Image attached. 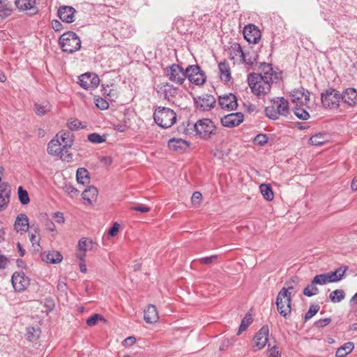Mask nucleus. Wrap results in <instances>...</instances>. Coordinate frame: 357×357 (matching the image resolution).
<instances>
[{
    "mask_svg": "<svg viewBox=\"0 0 357 357\" xmlns=\"http://www.w3.org/2000/svg\"><path fill=\"white\" fill-rule=\"evenodd\" d=\"M259 70V73L250 74L248 77L252 93L259 97L270 92L272 83L278 79L277 73L269 63L261 64Z\"/></svg>",
    "mask_w": 357,
    "mask_h": 357,
    "instance_id": "nucleus-1",
    "label": "nucleus"
},
{
    "mask_svg": "<svg viewBox=\"0 0 357 357\" xmlns=\"http://www.w3.org/2000/svg\"><path fill=\"white\" fill-rule=\"evenodd\" d=\"M155 123L162 128H171L176 121V114L170 108L158 107L153 112Z\"/></svg>",
    "mask_w": 357,
    "mask_h": 357,
    "instance_id": "nucleus-2",
    "label": "nucleus"
},
{
    "mask_svg": "<svg viewBox=\"0 0 357 357\" xmlns=\"http://www.w3.org/2000/svg\"><path fill=\"white\" fill-rule=\"evenodd\" d=\"M291 292L285 287L282 288L276 298L277 310L284 318L290 316L291 312Z\"/></svg>",
    "mask_w": 357,
    "mask_h": 357,
    "instance_id": "nucleus-3",
    "label": "nucleus"
},
{
    "mask_svg": "<svg viewBox=\"0 0 357 357\" xmlns=\"http://www.w3.org/2000/svg\"><path fill=\"white\" fill-rule=\"evenodd\" d=\"M59 45L63 52L73 53L80 49L81 40L75 33L68 31L61 36Z\"/></svg>",
    "mask_w": 357,
    "mask_h": 357,
    "instance_id": "nucleus-4",
    "label": "nucleus"
},
{
    "mask_svg": "<svg viewBox=\"0 0 357 357\" xmlns=\"http://www.w3.org/2000/svg\"><path fill=\"white\" fill-rule=\"evenodd\" d=\"M165 75L172 82L181 85L186 79L184 69L178 64H172L164 69Z\"/></svg>",
    "mask_w": 357,
    "mask_h": 357,
    "instance_id": "nucleus-5",
    "label": "nucleus"
},
{
    "mask_svg": "<svg viewBox=\"0 0 357 357\" xmlns=\"http://www.w3.org/2000/svg\"><path fill=\"white\" fill-rule=\"evenodd\" d=\"M47 152L50 155L60 156V158L63 161L70 162L73 160L72 153H66L63 151V148L60 144V139L59 134H57L54 138H53L47 145Z\"/></svg>",
    "mask_w": 357,
    "mask_h": 357,
    "instance_id": "nucleus-6",
    "label": "nucleus"
},
{
    "mask_svg": "<svg viewBox=\"0 0 357 357\" xmlns=\"http://www.w3.org/2000/svg\"><path fill=\"white\" fill-rule=\"evenodd\" d=\"M321 102L326 107H337L341 100V93L334 89H326L321 93Z\"/></svg>",
    "mask_w": 357,
    "mask_h": 357,
    "instance_id": "nucleus-7",
    "label": "nucleus"
},
{
    "mask_svg": "<svg viewBox=\"0 0 357 357\" xmlns=\"http://www.w3.org/2000/svg\"><path fill=\"white\" fill-rule=\"evenodd\" d=\"M194 127L197 135L203 139L209 138L215 129L213 121L208 119L199 120Z\"/></svg>",
    "mask_w": 357,
    "mask_h": 357,
    "instance_id": "nucleus-8",
    "label": "nucleus"
},
{
    "mask_svg": "<svg viewBox=\"0 0 357 357\" xmlns=\"http://www.w3.org/2000/svg\"><path fill=\"white\" fill-rule=\"evenodd\" d=\"M186 78L196 85H202L206 82L204 73L198 65L188 66L185 70Z\"/></svg>",
    "mask_w": 357,
    "mask_h": 357,
    "instance_id": "nucleus-9",
    "label": "nucleus"
},
{
    "mask_svg": "<svg viewBox=\"0 0 357 357\" xmlns=\"http://www.w3.org/2000/svg\"><path fill=\"white\" fill-rule=\"evenodd\" d=\"M268 335L269 330L268 326H262L252 340V351L255 352L264 348L268 342Z\"/></svg>",
    "mask_w": 357,
    "mask_h": 357,
    "instance_id": "nucleus-10",
    "label": "nucleus"
},
{
    "mask_svg": "<svg viewBox=\"0 0 357 357\" xmlns=\"http://www.w3.org/2000/svg\"><path fill=\"white\" fill-rule=\"evenodd\" d=\"M79 85L86 90L92 91L100 84L99 77L92 73H86L79 77Z\"/></svg>",
    "mask_w": 357,
    "mask_h": 357,
    "instance_id": "nucleus-11",
    "label": "nucleus"
},
{
    "mask_svg": "<svg viewBox=\"0 0 357 357\" xmlns=\"http://www.w3.org/2000/svg\"><path fill=\"white\" fill-rule=\"evenodd\" d=\"M310 93L304 88H299L292 91L291 93V100L296 106H305L308 107L310 102Z\"/></svg>",
    "mask_w": 357,
    "mask_h": 357,
    "instance_id": "nucleus-12",
    "label": "nucleus"
},
{
    "mask_svg": "<svg viewBox=\"0 0 357 357\" xmlns=\"http://www.w3.org/2000/svg\"><path fill=\"white\" fill-rule=\"evenodd\" d=\"M11 282L15 290L20 292L24 291L29 285V278L21 271L13 273Z\"/></svg>",
    "mask_w": 357,
    "mask_h": 357,
    "instance_id": "nucleus-13",
    "label": "nucleus"
},
{
    "mask_svg": "<svg viewBox=\"0 0 357 357\" xmlns=\"http://www.w3.org/2000/svg\"><path fill=\"white\" fill-rule=\"evenodd\" d=\"M157 92L160 97L170 101L177 95L178 89L168 82H163L157 86Z\"/></svg>",
    "mask_w": 357,
    "mask_h": 357,
    "instance_id": "nucleus-14",
    "label": "nucleus"
},
{
    "mask_svg": "<svg viewBox=\"0 0 357 357\" xmlns=\"http://www.w3.org/2000/svg\"><path fill=\"white\" fill-rule=\"evenodd\" d=\"M244 119L241 112L231 113L221 119V123L225 127L233 128L240 125Z\"/></svg>",
    "mask_w": 357,
    "mask_h": 357,
    "instance_id": "nucleus-15",
    "label": "nucleus"
},
{
    "mask_svg": "<svg viewBox=\"0 0 357 357\" xmlns=\"http://www.w3.org/2000/svg\"><path fill=\"white\" fill-rule=\"evenodd\" d=\"M218 102L221 108L224 109L234 110L238 106L236 97L232 93L220 96Z\"/></svg>",
    "mask_w": 357,
    "mask_h": 357,
    "instance_id": "nucleus-16",
    "label": "nucleus"
},
{
    "mask_svg": "<svg viewBox=\"0 0 357 357\" xmlns=\"http://www.w3.org/2000/svg\"><path fill=\"white\" fill-rule=\"evenodd\" d=\"M245 39L250 43L256 44L261 38L259 29L254 24L245 26L243 30Z\"/></svg>",
    "mask_w": 357,
    "mask_h": 357,
    "instance_id": "nucleus-17",
    "label": "nucleus"
},
{
    "mask_svg": "<svg viewBox=\"0 0 357 357\" xmlns=\"http://www.w3.org/2000/svg\"><path fill=\"white\" fill-rule=\"evenodd\" d=\"M76 10L74 8L68 6H63L58 10V15L59 18L65 22L71 23L74 22V14Z\"/></svg>",
    "mask_w": 357,
    "mask_h": 357,
    "instance_id": "nucleus-18",
    "label": "nucleus"
},
{
    "mask_svg": "<svg viewBox=\"0 0 357 357\" xmlns=\"http://www.w3.org/2000/svg\"><path fill=\"white\" fill-rule=\"evenodd\" d=\"M10 186L6 183L0 185V211L4 210L10 200Z\"/></svg>",
    "mask_w": 357,
    "mask_h": 357,
    "instance_id": "nucleus-19",
    "label": "nucleus"
},
{
    "mask_svg": "<svg viewBox=\"0 0 357 357\" xmlns=\"http://www.w3.org/2000/svg\"><path fill=\"white\" fill-rule=\"evenodd\" d=\"M341 100L350 106L357 104V91L354 88H349L341 93Z\"/></svg>",
    "mask_w": 357,
    "mask_h": 357,
    "instance_id": "nucleus-20",
    "label": "nucleus"
},
{
    "mask_svg": "<svg viewBox=\"0 0 357 357\" xmlns=\"http://www.w3.org/2000/svg\"><path fill=\"white\" fill-rule=\"evenodd\" d=\"M273 105L275 106L280 116H287V114H289V102L284 98H277L275 100H273Z\"/></svg>",
    "mask_w": 357,
    "mask_h": 357,
    "instance_id": "nucleus-21",
    "label": "nucleus"
},
{
    "mask_svg": "<svg viewBox=\"0 0 357 357\" xmlns=\"http://www.w3.org/2000/svg\"><path fill=\"white\" fill-rule=\"evenodd\" d=\"M60 144L63 148V151L66 153H70L69 149L73 144V135L70 132H63L61 135L59 134Z\"/></svg>",
    "mask_w": 357,
    "mask_h": 357,
    "instance_id": "nucleus-22",
    "label": "nucleus"
},
{
    "mask_svg": "<svg viewBox=\"0 0 357 357\" xmlns=\"http://www.w3.org/2000/svg\"><path fill=\"white\" fill-rule=\"evenodd\" d=\"M218 70L220 77L224 82H228L231 80V70L228 61H223L219 63Z\"/></svg>",
    "mask_w": 357,
    "mask_h": 357,
    "instance_id": "nucleus-23",
    "label": "nucleus"
},
{
    "mask_svg": "<svg viewBox=\"0 0 357 357\" xmlns=\"http://www.w3.org/2000/svg\"><path fill=\"white\" fill-rule=\"evenodd\" d=\"M15 229L17 231L26 232L29 229V218L25 214H20L17 216L15 224Z\"/></svg>",
    "mask_w": 357,
    "mask_h": 357,
    "instance_id": "nucleus-24",
    "label": "nucleus"
},
{
    "mask_svg": "<svg viewBox=\"0 0 357 357\" xmlns=\"http://www.w3.org/2000/svg\"><path fill=\"white\" fill-rule=\"evenodd\" d=\"M144 320L146 323L153 324L158 321L159 317L155 305H149L144 310Z\"/></svg>",
    "mask_w": 357,
    "mask_h": 357,
    "instance_id": "nucleus-25",
    "label": "nucleus"
},
{
    "mask_svg": "<svg viewBox=\"0 0 357 357\" xmlns=\"http://www.w3.org/2000/svg\"><path fill=\"white\" fill-rule=\"evenodd\" d=\"M15 4L16 7L20 10H31V14L37 12V8L35 7L36 0H15Z\"/></svg>",
    "mask_w": 357,
    "mask_h": 357,
    "instance_id": "nucleus-26",
    "label": "nucleus"
},
{
    "mask_svg": "<svg viewBox=\"0 0 357 357\" xmlns=\"http://www.w3.org/2000/svg\"><path fill=\"white\" fill-rule=\"evenodd\" d=\"M42 259L44 261L50 264H58L60 263L63 259V256L60 252L52 250L48 253H44L42 255Z\"/></svg>",
    "mask_w": 357,
    "mask_h": 357,
    "instance_id": "nucleus-27",
    "label": "nucleus"
},
{
    "mask_svg": "<svg viewBox=\"0 0 357 357\" xmlns=\"http://www.w3.org/2000/svg\"><path fill=\"white\" fill-rule=\"evenodd\" d=\"M196 102L198 107L206 111L213 107L215 100L212 96H207L206 98H199V100Z\"/></svg>",
    "mask_w": 357,
    "mask_h": 357,
    "instance_id": "nucleus-28",
    "label": "nucleus"
},
{
    "mask_svg": "<svg viewBox=\"0 0 357 357\" xmlns=\"http://www.w3.org/2000/svg\"><path fill=\"white\" fill-rule=\"evenodd\" d=\"M98 190L94 186H90L82 192V198L89 204H92L98 196Z\"/></svg>",
    "mask_w": 357,
    "mask_h": 357,
    "instance_id": "nucleus-29",
    "label": "nucleus"
},
{
    "mask_svg": "<svg viewBox=\"0 0 357 357\" xmlns=\"http://www.w3.org/2000/svg\"><path fill=\"white\" fill-rule=\"evenodd\" d=\"M13 7L8 0H0V17L5 18L11 15Z\"/></svg>",
    "mask_w": 357,
    "mask_h": 357,
    "instance_id": "nucleus-30",
    "label": "nucleus"
},
{
    "mask_svg": "<svg viewBox=\"0 0 357 357\" xmlns=\"http://www.w3.org/2000/svg\"><path fill=\"white\" fill-rule=\"evenodd\" d=\"M76 178L78 183L82 185L88 184L90 177L88 171L85 168H78L76 172Z\"/></svg>",
    "mask_w": 357,
    "mask_h": 357,
    "instance_id": "nucleus-31",
    "label": "nucleus"
},
{
    "mask_svg": "<svg viewBox=\"0 0 357 357\" xmlns=\"http://www.w3.org/2000/svg\"><path fill=\"white\" fill-rule=\"evenodd\" d=\"M187 146V142L180 138H172L168 142V147L174 151L183 149Z\"/></svg>",
    "mask_w": 357,
    "mask_h": 357,
    "instance_id": "nucleus-32",
    "label": "nucleus"
},
{
    "mask_svg": "<svg viewBox=\"0 0 357 357\" xmlns=\"http://www.w3.org/2000/svg\"><path fill=\"white\" fill-rule=\"evenodd\" d=\"M96 244L92 241L86 238H82L78 242V249L84 251L92 250L96 248Z\"/></svg>",
    "mask_w": 357,
    "mask_h": 357,
    "instance_id": "nucleus-33",
    "label": "nucleus"
},
{
    "mask_svg": "<svg viewBox=\"0 0 357 357\" xmlns=\"http://www.w3.org/2000/svg\"><path fill=\"white\" fill-rule=\"evenodd\" d=\"M354 348V345L352 342H347L337 349L335 356L337 357H345L353 351Z\"/></svg>",
    "mask_w": 357,
    "mask_h": 357,
    "instance_id": "nucleus-34",
    "label": "nucleus"
},
{
    "mask_svg": "<svg viewBox=\"0 0 357 357\" xmlns=\"http://www.w3.org/2000/svg\"><path fill=\"white\" fill-rule=\"evenodd\" d=\"M328 141L327 136L325 134L318 133L312 136L309 142L310 144L314 146H321Z\"/></svg>",
    "mask_w": 357,
    "mask_h": 357,
    "instance_id": "nucleus-35",
    "label": "nucleus"
},
{
    "mask_svg": "<svg viewBox=\"0 0 357 357\" xmlns=\"http://www.w3.org/2000/svg\"><path fill=\"white\" fill-rule=\"evenodd\" d=\"M259 189L263 197L267 201H271L273 199V192L270 185L263 183L260 185Z\"/></svg>",
    "mask_w": 357,
    "mask_h": 357,
    "instance_id": "nucleus-36",
    "label": "nucleus"
},
{
    "mask_svg": "<svg viewBox=\"0 0 357 357\" xmlns=\"http://www.w3.org/2000/svg\"><path fill=\"white\" fill-rule=\"evenodd\" d=\"M52 106L48 102L35 104V111L38 115H44L51 110Z\"/></svg>",
    "mask_w": 357,
    "mask_h": 357,
    "instance_id": "nucleus-37",
    "label": "nucleus"
},
{
    "mask_svg": "<svg viewBox=\"0 0 357 357\" xmlns=\"http://www.w3.org/2000/svg\"><path fill=\"white\" fill-rule=\"evenodd\" d=\"M305 106H295L294 108V114L300 119L307 120L310 117V114Z\"/></svg>",
    "mask_w": 357,
    "mask_h": 357,
    "instance_id": "nucleus-38",
    "label": "nucleus"
},
{
    "mask_svg": "<svg viewBox=\"0 0 357 357\" xmlns=\"http://www.w3.org/2000/svg\"><path fill=\"white\" fill-rule=\"evenodd\" d=\"M329 298L333 303H340L345 298V293L342 289H336L330 294Z\"/></svg>",
    "mask_w": 357,
    "mask_h": 357,
    "instance_id": "nucleus-39",
    "label": "nucleus"
},
{
    "mask_svg": "<svg viewBox=\"0 0 357 357\" xmlns=\"http://www.w3.org/2000/svg\"><path fill=\"white\" fill-rule=\"evenodd\" d=\"M100 321L105 323L106 319L102 315L100 314H93L86 319V323L89 326H96Z\"/></svg>",
    "mask_w": 357,
    "mask_h": 357,
    "instance_id": "nucleus-40",
    "label": "nucleus"
},
{
    "mask_svg": "<svg viewBox=\"0 0 357 357\" xmlns=\"http://www.w3.org/2000/svg\"><path fill=\"white\" fill-rule=\"evenodd\" d=\"M18 198L20 203L23 205H26L29 203L30 199L28 192L22 186L17 189Z\"/></svg>",
    "mask_w": 357,
    "mask_h": 357,
    "instance_id": "nucleus-41",
    "label": "nucleus"
},
{
    "mask_svg": "<svg viewBox=\"0 0 357 357\" xmlns=\"http://www.w3.org/2000/svg\"><path fill=\"white\" fill-rule=\"evenodd\" d=\"M252 322V318L251 315H246L241 321L237 335H239L242 332L245 331Z\"/></svg>",
    "mask_w": 357,
    "mask_h": 357,
    "instance_id": "nucleus-42",
    "label": "nucleus"
},
{
    "mask_svg": "<svg viewBox=\"0 0 357 357\" xmlns=\"http://www.w3.org/2000/svg\"><path fill=\"white\" fill-rule=\"evenodd\" d=\"M316 284H313L312 281L310 284H308L303 289V294L307 297H311L312 296L317 295L319 293V289L315 287Z\"/></svg>",
    "mask_w": 357,
    "mask_h": 357,
    "instance_id": "nucleus-43",
    "label": "nucleus"
},
{
    "mask_svg": "<svg viewBox=\"0 0 357 357\" xmlns=\"http://www.w3.org/2000/svg\"><path fill=\"white\" fill-rule=\"evenodd\" d=\"M346 271H347L346 267H344V268L340 267V268H337L335 271H331L330 273L332 275V277L334 279L335 282H337L343 278Z\"/></svg>",
    "mask_w": 357,
    "mask_h": 357,
    "instance_id": "nucleus-44",
    "label": "nucleus"
},
{
    "mask_svg": "<svg viewBox=\"0 0 357 357\" xmlns=\"http://www.w3.org/2000/svg\"><path fill=\"white\" fill-rule=\"evenodd\" d=\"M63 189L64 192L71 198L76 197L79 195V190L70 184H65Z\"/></svg>",
    "mask_w": 357,
    "mask_h": 357,
    "instance_id": "nucleus-45",
    "label": "nucleus"
},
{
    "mask_svg": "<svg viewBox=\"0 0 357 357\" xmlns=\"http://www.w3.org/2000/svg\"><path fill=\"white\" fill-rule=\"evenodd\" d=\"M88 139L92 143L100 144L106 140V137L94 132L88 135Z\"/></svg>",
    "mask_w": 357,
    "mask_h": 357,
    "instance_id": "nucleus-46",
    "label": "nucleus"
},
{
    "mask_svg": "<svg viewBox=\"0 0 357 357\" xmlns=\"http://www.w3.org/2000/svg\"><path fill=\"white\" fill-rule=\"evenodd\" d=\"M265 113H266V115L268 118L273 119V120L278 119L280 116L278 112H277V110L273 105L271 107H266Z\"/></svg>",
    "mask_w": 357,
    "mask_h": 357,
    "instance_id": "nucleus-47",
    "label": "nucleus"
},
{
    "mask_svg": "<svg viewBox=\"0 0 357 357\" xmlns=\"http://www.w3.org/2000/svg\"><path fill=\"white\" fill-rule=\"evenodd\" d=\"M103 94L107 96L110 100H114L118 96L116 90L112 89L109 86L103 88Z\"/></svg>",
    "mask_w": 357,
    "mask_h": 357,
    "instance_id": "nucleus-48",
    "label": "nucleus"
},
{
    "mask_svg": "<svg viewBox=\"0 0 357 357\" xmlns=\"http://www.w3.org/2000/svg\"><path fill=\"white\" fill-rule=\"evenodd\" d=\"M40 331L38 328L34 327L27 328V339L29 341H33L39 337Z\"/></svg>",
    "mask_w": 357,
    "mask_h": 357,
    "instance_id": "nucleus-49",
    "label": "nucleus"
},
{
    "mask_svg": "<svg viewBox=\"0 0 357 357\" xmlns=\"http://www.w3.org/2000/svg\"><path fill=\"white\" fill-rule=\"evenodd\" d=\"M319 306L318 305H311L308 311L305 315V321L310 319L314 315H315L319 310Z\"/></svg>",
    "mask_w": 357,
    "mask_h": 357,
    "instance_id": "nucleus-50",
    "label": "nucleus"
},
{
    "mask_svg": "<svg viewBox=\"0 0 357 357\" xmlns=\"http://www.w3.org/2000/svg\"><path fill=\"white\" fill-rule=\"evenodd\" d=\"M312 283L319 285L328 284L326 275L325 273L317 275L312 280Z\"/></svg>",
    "mask_w": 357,
    "mask_h": 357,
    "instance_id": "nucleus-51",
    "label": "nucleus"
},
{
    "mask_svg": "<svg viewBox=\"0 0 357 357\" xmlns=\"http://www.w3.org/2000/svg\"><path fill=\"white\" fill-rule=\"evenodd\" d=\"M232 54L235 56H238L240 58V60L245 59V53L243 52L242 47L240 45L236 44L234 47H232Z\"/></svg>",
    "mask_w": 357,
    "mask_h": 357,
    "instance_id": "nucleus-52",
    "label": "nucleus"
},
{
    "mask_svg": "<svg viewBox=\"0 0 357 357\" xmlns=\"http://www.w3.org/2000/svg\"><path fill=\"white\" fill-rule=\"evenodd\" d=\"M202 201V195L201 192L197 191L195 192L191 197V202L192 205L198 206L200 205Z\"/></svg>",
    "mask_w": 357,
    "mask_h": 357,
    "instance_id": "nucleus-53",
    "label": "nucleus"
},
{
    "mask_svg": "<svg viewBox=\"0 0 357 357\" xmlns=\"http://www.w3.org/2000/svg\"><path fill=\"white\" fill-rule=\"evenodd\" d=\"M96 105L100 109H106L109 107L108 102L102 98H95Z\"/></svg>",
    "mask_w": 357,
    "mask_h": 357,
    "instance_id": "nucleus-54",
    "label": "nucleus"
},
{
    "mask_svg": "<svg viewBox=\"0 0 357 357\" xmlns=\"http://www.w3.org/2000/svg\"><path fill=\"white\" fill-rule=\"evenodd\" d=\"M267 142H268V138H267L266 135H263V134L257 135L254 139V142L256 144H258L260 146L264 145L265 144L267 143Z\"/></svg>",
    "mask_w": 357,
    "mask_h": 357,
    "instance_id": "nucleus-55",
    "label": "nucleus"
},
{
    "mask_svg": "<svg viewBox=\"0 0 357 357\" xmlns=\"http://www.w3.org/2000/svg\"><path fill=\"white\" fill-rule=\"evenodd\" d=\"M331 321V318H325V319H319V320L317 321L314 323V325L317 327L322 328V327L327 326Z\"/></svg>",
    "mask_w": 357,
    "mask_h": 357,
    "instance_id": "nucleus-56",
    "label": "nucleus"
},
{
    "mask_svg": "<svg viewBox=\"0 0 357 357\" xmlns=\"http://www.w3.org/2000/svg\"><path fill=\"white\" fill-rule=\"evenodd\" d=\"M217 259L216 255H212L211 257H203L199 259V261L202 264H209L213 262Z\"/></svg>",
    "mask_w": 357,
    "mask_h": 357,
    "instance_id": "nucleus-57",
    "label": "nucleus"
},
{
    "mask_svg": "<svg viewBox=\"0 0 357 357\" xmlns=\"http://www.w3.org/2000/svg\"><path fill=\"white\" fill-rule=\"evenodd\" d=\"M269 356L268 357H281V354L278 350V348L275 346L268 349Z\"/></svg>",
    "mask_w": 357,
    "mask_h": 357,
    "instance_id": "nucleus-58",
    "label": "nucleus"
},
{
    "mask_svg": "<svg viewBox=\"0 0 357 357\" xmlns=\"http://www.w3.org/2000/svg\"><path fill=\"white\" fill-rule=\"evenodd\" d=\"M132 210L139 211L141 213H148L150 211L151 208L148 206L144 205H138L136 206H133L131 208Z\"/></svg>",
    "mask_w": 357,
    "mask_h": 357,
    "instance_id": "nucleus-59",
    "label": "nucleus"
},
{
    "mask_svg": "<svg viewBox=\"0 0 357 357\" xmlns=\"http://www.w3.org/2000/svg\"><path fill=\"white\" fill-rule=\"evenodd\" d=\"M53 218L57 223L62 224L64 222V217L63 213L61 212L54 213L53 215Z\"/></svg>",
    "mask_w": 357,
    "mask_h": 357,
    "instance_id": "nucleus-60",
    "label": "nucleus"
},
{
    "mask_svg": "<svg viewBox=\"0 0 357 357\" xmlns=\"http://www.w3.org/2000/svg\"><path fill=\"white\" fill-rule=\"evenodd\" d=\"M119 230V225L117 222L113 224L112 227L109 230V235L114 236Z\"/></svg>",
    "mask_w": 357,
    "mask_h": 357,
    "instance_id": "nucleus-61",
    "label": "nucleus"
},
{
    "mask_svg": "<svg viewBox=\"0 0 357 357\" xmlns=\"http://www.w3.org/2000/svg\"><path fill=\"white\" fill-rule=\"evenodd\" d=\"M77 258H78L80 261L84 262L85 261V257H86V251H84L82 250H79L76 254Z\"/></svg>",
    "mask_w": 357,
    "mask_h": 357,
    "instance_id": "nucleus-62",
    "label": "nucleus"
},
{
    "mask_svg": "<svg viewBox=\"0 0 357 357\" xmlns=\"http://www.w3.org/2000/svg\"><path fill=\"white\" fill-rule=\"evenodd\" d=\"M136 342V338L135 337H128L124 340V345L126 346H131L134 344Z\"/></svg>",
    "mask_w": 357,
    "mask_h": 357,
    "instance_id": "nucleus-63",
    "label": "nucleus"
},
{
    "mask_svg": "<svg viewBox=\"0 0 357 357\" xmlns=\"http://www.w3.org/2000/svg\"><path fill=\"white\" fill-rule=\"evenodd\" d=\"M29 240L32 243V245L34 247L35 245L39 246V239L36 237V236L33 234L29 235Z\"/></svg>",
    "mask_w": 357,
    "mask_h": 357,
    "instance_id": "nucleus-64",
    "label": "nucleus"
}]
</instances>
